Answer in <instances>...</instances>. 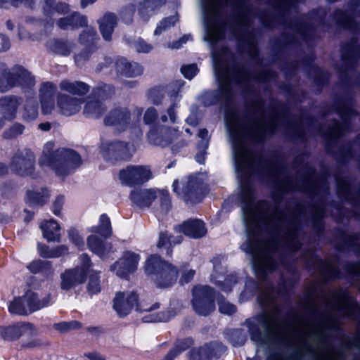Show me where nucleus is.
<instances>
[{"mask_svg": "<svg viewBox=\"0 0 360 360\" xmlns=\"http://www.w3.org/2000/svg\"><path fill=\"white\" fill-rule=\"evenodd\" d=\"M13 73H16L15 80L16 86H21L22 89H30L35 85L34 77L30 72L21 65H15L13 67Z\"/></svg>", "mask_w": 360, "mask_h": 360, "instance_id": "29", "label": "nucleus"}, {"mask_svg": "<svg viewBox=\"0 0 360 360\" xmlns=\"http://www.w3.org/2000/svg\"><path fill=\"white\" fill-rule=\"evenodd\" d=\"M252 22V15L251 13L241 7L236 18L238 26L243 30L247 31Z\"/></svg>", "mask_w": 360, "mask_h": 360, "instance_id": "44", "label": "nucleus"}, {"mask_svg": "<svg viewBox=\"0 0 360 360\" xmlns=\"http://www.w3.org/2000/svg\"><path fill=\"white\" fill-rule=\"evenodd\" d=\"M192 306L200 316H207L215 309L214 289L207 285L195 286L193 289Z\"/></svg>", "mask_w": 360, "mask_h": 360, "instance_id": "9", "label": "nucleus"}, {"mask_svg": "<svg viewBox=\"0 0 360 360\" xmlns=\"http://www.w3.org/2000/svg\"><path fill=\"white\" fill-rule=\"evenodd\" d=\"M145 271L152 276V280L159 288L172 286L176 281L178 269L172 264L163 260L159 255H151L146 262Z\"/></svg>", "mask_w": 360, "mask_h": 360, "instance_id": "6", "label": "nucleus"}, {"mask_svg": "<svg viewBox=\"0 0 360 360\" xmlns=\"http://www.w3.org/2000/svg\"><path fill=\"white\" fill-rule=\"evenodd\" d=\"M49 262L42 260H37L31 262L28 266V269L34 274L40 272L45 268H48Z\"/></svg>", "mask_w": 360, "mask_h": 360, "instance_id": "62", "label": "nucleus"}, {"mask_svg": "<svg viewBox=\"0 0 360 360\" xmlns=\"http://www.w3.org/2000/svg\"><path fill=\"white\" fill-rule=\"evenodd\" d=\"M43 236L48 241L60 242L59 224L53 219L46 221L40 226Z\"/></svg>", "mask_w": 360, "mask_h": 360, "instance_id": "31", "label": "nucleus"}, {"mask_svg": "<svg viewBox=\"0 0 360 360\" xmlns=\"http://www.w3.org/2000/svg\"><path fill=\"white\" fill-rule=\"evenodd\" d=\"M99 39L96 31L91 27H87L79 34V41L81 44L93 48L96 41Z\"/></svg>", "mask_w": 360, "mask_h": 360, "instance_id": "41", "label": "nucleus"}, {"mask_svg": "<svg viewBox=\"0 0 360 360\" xmlns=\"http://www.w3.org/2000/svg\"><path fill=\"white\" fill-rule=\"evenodd\" d=\"M134 48L139 53H148L153 49V46L146 43L143 39L139 38L133 42Z\"/></svg>", "mask_w": 360, "mask_h": 360, "instance_id": "60", "label": "nucleus"}, {"mask_svg": "<svg viewBox=\"0 0 360 360\" xmlns=\"http://www.w3.org/2000/svg\"><path fill=\"white\" fill-rule=\"evenodd\" d=\"M284 120L277 107H247L240 117L234 108L228 109L225 122L231 140L236 169L240 186L243 221L248 239L240 249L251 255L255 274L259 280V292L274 288L266 280L268 274L275 270L285 257L301 247L300 229L301 212L279 210L266 201L253 205V190L250 178L259 174L271 181L281 192L301 191L311 197L323 196L328 186L325 179H319L315 170L307 167L304 174L295 179L288 175L286 167L274 160L264 159L251 150L248 141L262 142L266 134H273Z\"/></svg>", "mask_w": 360, "mask_h": 360, "instance_id": "1", "label": "nucleus"}, {"mask_svg": "<svg viewBox=\"0 0 360 360\" xmlns=\"http://www.w3.org/2000/svg\"><path fill=\"white\" fill-rule=\"evenodd\" d=\"M57 86L53 82H46L43 83L39 90L40 99L53 98Z\"/></svg>", "mask_w": 360, "mask_h": 360, "instance_id": "50", "label": "nucleus"}, {"mask_svg": "<svg viewBox=\"0 0 360 360\" xmlns=\"http://www.w3.org/2000/svg\"><path fill=\"white\" fill-rule=\"evenodd\" d=\"M51 300V295L48 294L41 299L39 298L37 293L29 291L24 296V302H26L30 312H33L46 307Z\"/></svg>", "mask_w": 360, "mask_h": 360, "instance_id": "28", "label": "nucleus"}, {"mask_svg": "<svg viewBox=\"0 0 360 360\" xmlns=\"http://www.w3.org/2000/svg\"><path fill=\"white\" fill-rule=\"evenodd\" d=\"M114 65L119 74L127 77H136L143 73V68L140 65L129 63L124 58L118 60Z\"/></svg>", "mask_w": 360, "mask_h": 360, "instance_id": "26", "label": "nucleus"}, {"mask_svg": "<svg viewBox=\"0 0 360 360\" xmlns=\"http://www.w3.org/2000/svg\"><path fill=\"white\" fill-rule=\"evenodd\" d=\"M38 103L36 100L28 99L22 110V118L25 122L35 120L38 117Z\"/></svg>", "mask_w": 360, "mask_h": 360, "instance_id": "39", "label": "nucleus"}, {"mask_svg": "<svg viewBox=\"0 0 360 360\" xmlns=\"http://www.w3.org/2000/svg\"><path fill=\"white\" fill-rule=\"evenodd\" d=\"M227 4L228 0H202L205 39L211 44H215L224 37L225 21L221 13Z\"/></svg>", "mask_w": 360, "mask_h": 360, "instance_id": "5", "label": "nucleus"}, {"mask_svg": "<svg viewBox=\"0 0 360 360\" xmlns=\"http://www.w3.org/2000/svg\"><path fill=\"white\" fill-rule=\"evenodd\" d=\"M138 300L137 294L133 291L118 292L113 300V309L120 316H125L130 314L134 309L140 312H151L160 307L158 303H155L151 307H146L143 304H139Z\"/></svg>", "mask_w": 360, "mask_h": 360, "instance_id": "7", "label": "nucleus"}, {"mask_svg": "<svg viewBox=\"0 0 360 360\" xmlns=\"http://www.w3.org/2000/svg\"><path fill=\"white\" fill-rule=\"evenodd\" d=\"M55 0H36V7L41 8L42 12L46 16H53V7Z\"/></svg>", "mask_w": 360, "mask_h": 360, "instance_id": "55", "label": "nucleus"}, {"mask_svg": "<svg viewBox=\"0 0 360 360\" xmlns=\"http://www.w3.org/2000/svg\"><path fill=\"white\" fill-rule=\"evenodd\" d=\"M288 296L283 281L279 289L259 292L257 302L263 311L245 323L251 338H328L330 330L339 329L340 316L360 323V307L342 289L328 292L312 283L306 289L307 300L302 313L290 311L283 316L281 300Z\"/></svg>", "mask_w": 360, "mask_h": 360, "instance_id": "2", "label": "nucleus"}, {"mask_svg": "<svg viewBox=\"0 0 360 360\" xmlns=\"http://www.w3.org/2000/svg\"><path fill=\"white\" fill-rule=\"evenodd\" d=\"M21 101L20 97L13 95L0 98V113L4 115L5 120H13L16 117L18 108Z\"/></svg>", "mask_w": 360, "mask_h": 360, "instance_id": "20", "label": "nucleus"}, {"mask_svg": "<svg viewBox=\"0 0 360 360\" xmlns=\"http://www.w3.org/2000/svg\"><path fill=\"white\" fill-rule=\"evenodd\" d=\"M200 176V174L189 176L187 181L183 184L181 191L178 188V180H175L173 183L174 192L187 204L199 202L202 198L203 180Z\"/></svg>", "mask_w": 360, "mask_h": 360, "instance_id": "8", "label": "nucleus"}, {"mask_svg": "<svg viewBox=\"0 0 360 360\" xmlns=\"http://www.w3.org/2000/svg\"><path fill=\"white\" fill-rule=\"evenodd\" d=\"M226 348L217 341L210 342L198 349H193L189 352V360H212L220 358Z\"/></svg>", "mask_w": 360, "mask_h": 360, "instance_id": "13", "label": "nucleus"}, {"mask_svg": "<svg viewBox=\"0 0 360 360\" xmlns=\"http://www.w3.org/2000/svg\"><path fill=\"white\" fill-rule=\"evenodd\" d=\"M119 178L122 184L132 187L150 179L152 172L148 166L130 165L120 171Z\"/></svg>", "mask_w": 360, "mask_h": 360, "instance_id": "11", "label": "nucleus"}, {"mask_svg": "<svg viewBox=\"0 0 360 360\" xmlns=\"http://www.w3.org/2000/svg\"><path fill=\"white\" fill-rule=\"evenodd\" d=\"M81 327V323L77 321H64L58 323H55L53 328L61 332L65 333L71 330L77 329Z\"/></svg>", "mask_w": 360, "mask_h": 360, "instance_id": "54", "label": "nucleus"}, {"mask_svg": "<svg viewBox=\"0 0 360 360\" xmlns=\"http://www.w3.org/2000/svg\"><path fill=\"white\" fill-rule=\"evenodd\" d=\"M139 259L138 254L125 252L122 257L110 266V271L115 272L119 277L125 278L136 269Z\"/></svg>", "mask_w": 360, "mask_h": 360, "instance_id": "14", "label": "nucleus"}, {"mask_svg": "<svg viewBox=\"0 0 360 360\" xmlns=\"http://www.w3.org/2000/svg\"><path fill=\"white\" fill-rule=\"evenodd\" d=\"M239 37V36H238ZM240 40L244 41L247 44V52L252 58H256L258 54V50L255 39L249 34H245L243 37H240Z\"/></svg>", "mask_w": 360, "mask_h": 360, "instance_id": "51", "label": "nucleus"}, {"mask_svg": "<svg viewBox=\"0 0 360 360\" xmlns=\"http://www.w3.org/2000/svg\"><path fill=\"white\" fill-rule=\"evenodd\" d=\"M158 189L140 188L131 191L130 199L139 208L148 207L158 198Z\"/></svg>", "mask_w": 360, "mask_h": 360, "instance_id": "18", "label": "nucleus"}, {"mask_svg": "<svg viewBox=\"0 0 360 360\" xmlns=\"http://www.w3.org/2000/svg\"><path fill=\"white\" fill-rule=\"evenodd\" d=\"M356 49L354 47L351 46L347 48L344 46L342 49V58L344 61L348 63H352L355 61Z\"/></svg>", "mask_w": 360, "mask_h": 360, "instance_id": "59", "label": "nucleus"}, {"mask_svg": "<svg viewBox=\"0 0 360 360\" xmlns=\"http://www.w3.org/2000/svg\"><path fill=\"white\" fill-rule=\"evenodd\" d=\"M100 32L106 41L111 40L112 34L117 25V18L114 13H107L98 20Z\"/></svg>", "mask_w": 360, "mask_h": 360, "instance_id": "27", "label": "nucleus"}, {"mask_svg": "<svg viewBox=\"0 0 360 360\" xmlns=\"http://www.w3.org/2000/svg\"><path fill=\"white\" fill-rule=\"evenodd\" d=\"M9 311L11 314L18 315H27L30 314L26 302H24V297L15 298L8 307Z\"/></svg>", "mask_w": 360, "mask_h": 360, "instance_id": "45", "label": "nucleus"}, {"mask_svg": "<svg viewBox=\"0 0 360 360\" xmlns=\"http://www.w3.org/2000/svg\"><path fill=\"white\" fill-rule=\"evenodd\" d=\"M193 345L192 339H179L175 347L172 349L162 360H174L181 352Z\"/></svg>", "mask_w": 360, "mask_h": 360, "instance_id": "40", "label": "nucleus"}, {"mask_svg": "<svg viewBox=\"0 0 360 360\" xmlns=\"http://www.w3.org/2000/svg\"><path fill=\"white\" fill-rule=\"evenodd\" d=\"M131 113L126 107H116L111 110L104 118L106 126H115L118 130H124L130 123Z\"/></svg>", "mask_w": 360, "mask_h": 360, "instance_id": "16", "label": "nucleus"}, {"mask_svg": "<svg viewBox=\"0 0 360 360\" xmlns=\"http://www.w3.org/2000/svg\"><path fill=\"white\" fill-rule=\"evenodd\" d=\"M165 4V0H145L139 5V14L143 20H146L155 10Z\"/></svg>", "mask_w": 360, "mask_h": 360, "instance_id": "33", "label": "nucleus"}, {"mask_svg": "<svg viewBox=\"0 0 360 360\" xmlns=\"http://www.w3.org/2000/svg\"><path fill=\"white\" fill-rule=\"evenodd\" d=\"M179 20L178 17L176 15L170 16L163 19L160 24L157 26L154 34H160L163 31L174 26L175 23Z\"/></svg>", "mask_w": 360, "mask_h": 360, "instance_id": "53", "label": "nucleus"}, {"mask_svg": "<svg viewBox=\"0 0 360 360\" xmlns=\"http://www.w3.org/2000/svg\"><path fill=\"white\" fill-rule=\"evenodd\" d=\"M105 106L97 100H89L84 108V114L89 117L99 118L105 111Z\"/></svg>", "mask_w": 360, "mask_h": 360, "instance_id": "36", "label": "nucleus"}, {"mask_svg": "<svg viewBox=\"0 0 360 360\" xmlns=\"http://www.w3.org/2000/svg\"><path fill=\"white\" fill-rule=\"evenodd\" d=\"M91 231L93 233H99L104 238H109L112 235V226L110 218L105 214H103L99 218V224L91 228Z\"/></svg>", "mask_w": 360, "mask_h": 360, "instance_id": "38", "label": "nucleus"}, {"mask_svg": "<svg viewBox=\"0 0 360 360\" xmlns=\"http://www.w3.org/2000/svg\"><path fill=\"white\" fill-rule=\"evenodd\" d=\"M68 252V248L65 245H60L51 250L49 252H41V256L47 258L60 257L65 255Z\"/></svg>", "mask_w": 360, "mask_h": 360, "instance_id": "56", "label": "nucleus"}, {"mask_svg": "<svg viewBox=\"0 0 360 360\" xmlns=\"http://www.w3.org/2000/svg\"><path fill=\"white\" fill-rule=\"evenodd\" d=\"M218 304L219 310L222 314L231 315L236 311L235 305L224 300H219L218 302Z\"/></svg>", "mask_w": 360, "mask_h": 360, "instance_id": "58", "label": "nucleus"}, {"mask_svg": "<svg viewBox=\"0 0 360 360\" xmlns=\"http://www.w3.org/2000/svg\"><path fill=\"white\" fill-rule=\"evenodd\" d=\"M87 25L86 18L78 12L62 17L56 21V25L61 30H76Z\"/></svg>", "mask_w": 360, "mask_h": 360, "instance_id": "22", "label": "nucleus"}, {"mask_svg": "<svg viewBox=\"0 0 360 360\" xmlns=\"http://www.w3.org/2000/svg\"><path fill=\"white\" fill-rule=\"evenodd\" d=\"M182 240V237L179 236L174 239V237L169 236L167 232H161L159 235L158 242L157 243L158 248H165L167 249L166 255L171 257L172 254V247Z\"/></svg>", "mask_w": 360, "mask_h": 360, "instance_id": "37", "label": "nucleus"}, {"mask_svg": "<svg viewBox=\"0 0 360 360\" xmlns=\"http://www.w3.org/2000/svg\"><path fill=\"white\" fill-rule=\"evenodd\" d=\"M309 265L314 266L321 276L323 283H326L328 279L338 278L340 276L339 269L336 265L331 262H325L321 259L311 257V262H308Z\"/></svg>", "mask_w": 360, "mask_h": 360, "instance_id": "17", "label": "nucleus"}, {"mask_svg": "<svg viewBox=\"0 0 360 360\" xmlns=\"http://www.w3.org/2000/svg\"><path fill=\"white\" fill-rule=\"evenodd\" d=\"M16 73L11 69H3L0 72V92L6 93L16 86Z\"/></svg>", "mask_w": 360, "mask_h": 360, "instance_id": "32", "label": "nucleus"}, {"mask_svg": "<svg viewBox=\"0 0 360 360\" xmlns=\"http://www.w3.org/2000/svg\"><path fill=\"white\" fill-rule=\"evenodd\" d=\"M179 229L184 234L193 238L204 237L207 233L205 223L197 219L184 221Z\"/></svg>", "mask_w": 360, "mask_h": 360, "instance_id": "21", "label": "nucleus"}, {"mask_svg": "<svg viewBox=\"0 0 360 360\" xmlns=\"http://www.w3.org/2000/svg\"><path fill=\"white\" fill-rule=\"evenodd\" d=\"M345 127L338 121L333 120L331 125L326 129H319V131L326 137L330 139H335L341 136L345 133Z\"/></svg>", "mask_w": 360, "mask_h": 360, "instance_id": "42", "label": "nucleus"}, {"mask_svg": "<svg viewBox=\"0 0 360 360\" xmlns=\"http://www.w3.org/2000/svg\"><path fill=\"white\" fill-rule=\"evenodd\" d=\"M25 129V126L21 123L15 122L8 129L4 131L2 136L5 139H15L22 134Z\"/></svg>", "mask_w": 360, "mask_h": 360, "instance_id": "48", "label": "nucleus"}, {"mask_svg": "<svg viewBox=\"0 0 360 360\" xmlns=\"http://www.w3.org/2000/svg\"><path fill=\"white\" fill-rule=\"evenodd\" d=\"M87 245L91 252L100 257H103L105 255L108 248L110 246L96 235H91L87 238Z\"/></svg>", "mask_w": 360, "mask_h": 360, "instance_id": "34", "label": "nucleus"}, {"mask_svg": "<svg viewBox=\"0 0 360 360\" xmlns=\"http://www.w3.org/2000/svg\"><path fill=\"white\" fill-rule=\"evenodd\" d=\"M101 290L100 277L98 272L92 271L89 276L87 290L91 295L98 293Z\"/></svg>", "mask_w": 360, "mask_h": 360, "instance_id": "49", "label": "nucleus"}, {"mask_svg": "<svg viewBox=\"0 0 360 360\" xmlns=\"http://www.w3.org/2000/svg\"><path fill=\"white\" fill-rule=\"evenodd\" d=\"M86 276L84 269L78 267L68 269L60 276V287L63 290H70L77 285L84 283Z\"/></svg>", "mask_w": 360, "mask_h": 360, "instance_id": "19", "label": "nucleus"}, {"mask_svg": "<svg viewBox=\"0 0 360 360\" xmlns=\"http://www.w3.org/2000/svg\"><path fill=\"white\" fill-rule=\"evenodd\" d=\"M75 49V44L66 39H53L49 41L47 49L49 52L60 56H68Z\"/></svg>", "mask_w": 360, "mask_h": 360, "instance_id": "23", "label": "nucleus"}, {"mask_svg": "<svg viewBox=\"0 0 360 360\" xmlns=\"http://www.w3.org/2000/svg\"><path fill=\"white\" fill-rule=\"evenodd\" d=\"M181 72L186 78L191 79L196 75L198 69L195 64L185 65L181 67Z\"/></svg>", "mask_w": 360, "mask_h": 360, "instance_id": "61", "label": "nucleus"}, {"mask_svg": "<svg viewBox=\"0 0 360 360\" xmlns=\"http://www.w3.org/2000/svg\"><path fill=\"white\" fill-rule=\"evenodd\" d=\"M326 205L321 201L316 205L311 207V217L312 219L313 228L316 232L322 230V219L324 217Z\"/></svg>", "mask_w": 360, "mask_h": 360, "instance_id": "35", "label": "nucleus"}, {"mask_svg": "<svg viewBox=\"0 0 360 360\" xmlns=\"http://www.w3.org/2000/svg\"><path fill=\"white\" fill-rule=\"evenodd\" d=\"M107 156L115 160H128L131 158L128 146L122 141H115L106 145Z\"/></svg>", "mask_w": 360, "mask_h": 360, "instance_id": "25", "label": "nucleus"}, {"mask_svg": "<svg viewBox=\"0 0 360 360\" xmlns=\"http://www.w3.org/2000/svg\"><path fill=\"white\" fill-rule=\"evenodd\" d=\"M269 3L272 5V6L276 9L280 11H287L290 7L292 6L294 4L293 0H269Z\"/></svg>", "mask_w": 360, "mask_h": 360, "instance_id": "57", "label": "nucleus"}, {"mask_svg": "<svg viewBox=\"0 0 360 360\" xmlns=\"http://www.w3.org/2000/svg\"><path fill=\"white\" fill-rule=\"evenodd\" d=\"M53 142L46 143L39 159V164L41 167H48L56 174L64 177L74 172L79 168L82 160L80 155L70 148H62L53 150Z\"/></svg>", "mask_w": 360, "mask_h": 360, "instance_id": "4", "label": "nucleus"}, {"mask_svg": "<svg viewBox=\"0 0 360 360\" xmlns=\"http://www.w3.org/2000/svg\"><path fill=\"white\" fill-rule=\"evenodd\" d=\"M84 101L81 98L70 96L60 92L56 96V105L60 114L72 116L79 112Z\"/></svg>", "mask_w": 360, "mask_h": 360, "instance_id": "15", "label": "nucleus"}, {"mask_svg": "<svg viewBox=\"0 0 360 360\" xmlns=\"http://www.w3.org/2000/svg\"><path fill=\"white\" fill-rule=\"evenodd\" d=\"M172 96L174 97L172 105L167 109V115L163 114L160 117L162 122H167L168 120L171 123H175L176 121V109L178 108L177 92L174 93Z\"/></svg>", "mask_w": 360, "mask_h": 360, "instance_id": "47", "label": "nucleus"}, {"mask_svg": "<svg viewBox=\"0 0 360 360\" xmlns=\"http://www.w3.org/2000/svg\"><path fill=\"white\" fill-rule=\"evenodd\" d=\"M179 135V131L175 128L163 129L159 133L153 129L148 134V139L151 144L163 148L173 144L172 152L178 153L180 148L186 145L183 139L177 140Z\"/></svg>", "mask_w": 360, "mask_h": 360, "instance_id": "10", "label": "nucleus"}, {"mask_svg": "<svg viewBox=\"0 0 360 360\" xmlns=\"http://www.w3.org/2000/svg\"><path fill=\"white\" fill-rule=\"evenodd\" d=\"M174 313L171 311H161L159 313H152L143 317V321L146 323L152 322H166L174 316Z\"/></svg>", "mask_w": 360, "mask_h": 360, "instance_id": "46", "label": "nucleus"}, {"mask_svg": "<svg viewBox=\"0 0 360 360\" xmlns=\"http://www.w3.org/2000/svg\"><path fill=\"white\" fill-rule=\"evenodd\" d=\"M158 118V112L154 107L148 108L143 115V122L146 124L153 123Z\"/></svg>", "mask_w": 360, "mask_h": 360, "instance_id": "63", "label": "nucleus"}, {"mask_svg": "<svg viewBox=\"0 0 360 360\" xmlns=\"http://www.w3.org/2000/svg\"><path fill=\"white\" fill-rule=\"evenodd\" d=\"M35 165V155L30 149L17 152L11 162V170L21 176L32 174Z\"/></svg>", "mask_w": 360, "mask_h": 360, "instance_id": "12", "label": "nucleus"}, {"mask_svg": "<svg viewBox=\"0 0 360 360\" xmlns=\"http://www.w3.org/2000/svg\"><path fill=\"white\" fill-rule=\"evenodd\" d=\"M213 67L219 82L217 91L207 94L205 98L206 105H212L219 101L229 102L232 96L231 84L235 83L244 91H249L255 82H269L274 79V72L269 69L259 73L251 74L244 65L236 63L232 68L228 67L215 51H212Z\"/></svg>", "mask_w": 360, "mask_h": 360, "instance_id": "3", "label": "nucleus"}, {"mask_svg": "<svg viewBox=\"0 0 360 360\" xmlns=\"http://www.w3.org/2000/svg\"><path fill=\"white\" fill-rule=\"evenodd\" d=\"M338 193L340 197L346 201L351 200L350 185L346 180H338L337 183Z\"/></svg>", "mask_w": 360, "mask_h": 360, "instance_id": "52", "label": "nucleus"}, {"mask_svg": "<svg viewBox=\"0 0 360 360\" xmlns=\"http://www.w3.org/2000/svg\"><path fill=\"white\" fill-rule=\"evenodd\" d=\"M59 88L61 91L68 93L78 98L86 95L90 89V86L85 82L67 79H63L59 83Z\"/></svg>", "mask_w": 360, "mask_h": 360, "instance_id": "24", "label": "nucleus"}, {"mask_svg": "<svg viewBox=\"0 0 360 360\" xmlns=\"http://www.w3.org/2000/svg\"><path fill=\"white\" fill-rule=\"evenodd\" d=\"M40 102L41 105V111L43 114H51L55 108V102L53 98L40 99Z\"/></svg>", "mask_w": 360, "mask_h": 360, "instance_id": "64", "label": "nucleus"}, {"mask_svg": "<svg viewBox=\"0 0 360 360\" xmlns=\"http://www.w3.org/2000/svg\"><path fill=\"white\" fill-rule=\"evenodd\" d=\"M334 18L340 25L350 30L355 29L356 22L347 13L338 10L334 13Z\"/></svg>", "mask_w": 360, "mask_h": 360, "instance_id": "43", "label": "nucleus"}, {"mask_svg": "<svg viewBox=\"0 0 360 360\" xmlns=\"http://www.w3.org/2000/svg\"><path fill=\"white\" fill-rule=\"evenodd\" d=\"M49 198V191L45 188L27 191L26 194V202L31 207H41Z\"/></svg>", "mask_w": 360, "mask_h": 360, "instance_id": "30", "label": "nucleus"}]
</instances>
